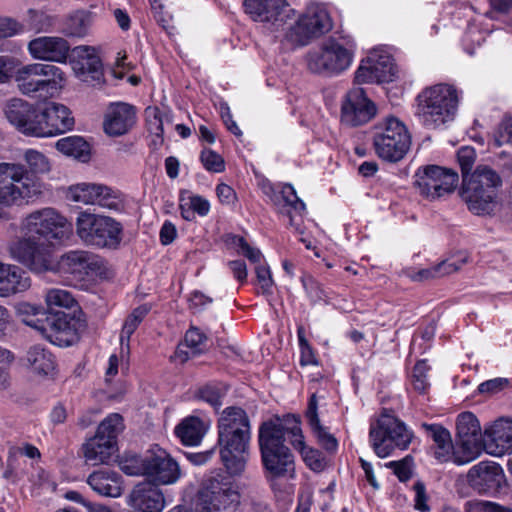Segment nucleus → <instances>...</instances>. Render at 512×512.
I'll list each match as a JSON object with an SVG mask.
<instances>
[{"instance_id":"nucleus-1","label":"nucleus","mask_w":512,"mask_h":512,"mask_svg":"<svg viewBox=\"0 0 512 512\" xmlns=\"http://www.w3.org/2000/svg\"><path fill=\"white\" fill-rule=\"evenodd\" d=\"M22 163L0 162V206L22 207L39 199L44 184L41 176L50 173L52 162L42 151L26 148L21 151Z\"/></svg>"},{"instance_id":"nucleus-2","label":"nucleus","mask_w":512,"mask_h":512,"mask_svg":"<svg viewBox=\"0 0 512 512\" xmlns=\"http://www.w3.org/2000/svg\"><path fill=\"white\" fill-rule=\"evenodd\" d=\"M72 232V224L55 208L36 209L21 219L19 234L9 240L7 251L11 259L26 267L21 256L28 249V243L50 245V249L55 251L57 246H62L71 239Z\"/></svg>"},{"instance_id":"nucleus-3","label":"nucleus","mask_w":512,"mask_h":512,"mask_svg":"<svg viewBox=\"0 0 512 512\" xmlns=\"http://www.w3.org/2000/svg\"><path fill=\"white\" fill-rule=\"evenodd\" d=\"M28 244L21 259L34 274L51 272L71 282H84L93 279L102 269V260L89 251L70 250L57 257L50 245Z\"/></svg>"},{"instance_id":"nucleus-4","label":"nucleus","mask_w":512,"mask_h":512,"mask_svg":"<svg viewBox=\"0 0 512 512\" xmlns=\"http://www.w3.org/2000/svg\"><path fill=\"white\" fill-rule=\"evenodd\" d=\"M221 460L231 474L241 473L251 439L250 420L240 407L225 408L217 423Z\"/></svg>"},{"instance_id":"nucleus-5","label":"nucleus","mask_w":512,"mask_h":512,"mask_svg":"<svg viewBox=\"0 0 512 512\" xmlns=\"http://www.w3.org/2000/svg\"><path fill=\"white\" fill-rule=\"evenodd\" d=\"M291 424L279 418L264 422L258 434L261 461L265 477L273 482L280 478L294 479L296 476L295 457L285 445L287 427Z\"/></svg>"},{"instance_id":"nucleus-6","label":"nucleus","mask_w":512,"mask_h":512,"mask_svg":"<svg viewBox=\"0 0 512 512\" xmlns=\"http://www.w3.org/2000/svg\"><path fill=\"white\" fill-rule=\"evenodd\" d=\"M462 92L445 83L423 89L416 98L415 115L427 128H439L452 122L457 114Z\"/></svg>"},{"instance_id":"nucleus-7","label":"nucleus","mask_w":512,"mask_h":512,"mask_svg":"<svg viewBox=\"0 0 512 512\" xmlns=\"http://www.w3.org/2000/svg\"><path fill=\"white\" fill-rule=\"evenodd\" d=\"M18 91L27 97H55L66 86V73L58 66L48 63L22 64L15 69L12 77Z\"/></svg>"},{"instance_id":"nucleus-8","label":"nucleus","mask_w":512,"mask_h":512,"mask_svg":"<svg viewBox=\"0 0 512 512\" xmlns=\"http://www.w3.org/2000/svg\"><path fill=\"white\" fill-rule=\"evenodd\" d=\"M500 175L487 165H479L469 176H464L461 196L468 209L476 215L491 214L498 205Z\"/></svg>"},{"instance_id":"nucleus-9","label":"nucleus","mask_w":512,"mask_h":512,"mask_svg":"<svg viewBox=\"0 0 512 512\" xmlns=\"http://www.w3.org/2000/svg\"><path fill=\"white\" fill-rule=\"evenodd\" d=\"M356 43L349 36L330 37L307 54L308 69L316 74L337 76L353 63Z\"/></svg>"},{"instance_id":"nucleus-10","label":"nucleus","mask_w":512,"mask_h":512,"mask_svg":"<svg viewBox=\"0 0 512 512\" xmlns=\"http://www.w3.org/2000/svg\"><path fill=\"white\" fill-rule=\"evenodd\" d=\"M412 438V431L387 409H383L379 417L370 423L369 440L380 458L390 456L396 447L406 449Z\"/></svg>"},{"instance_id":"nucleus-11","label":"nucleus","mask_w":512,"mask_h":512,"mask_svg":"<svg viewBox=\"0 0 512 512\" xmlns=\"http://www.w3.org/2000/svg\"><path fill=\"white\" fill-rule=\"evenodd\" d=\"M75 227L77 236L87 245L116 248L122 241L121 223L109 216L81 211Z\"/></svg>"},{"instance_id":"nucleus-12","label":"nucleus","mask_w":512,"mask_h":512,"mask_svg":"<svg viewBox=\"0 0 512 512\" xmlns=\"http://www.w3.org/2000/svg\"><path fill=\"white\" fill-rule=\"evenodd\" d=\"M243 7L250 19L262 25L284 43V33L295 11L287 0H244Z\"/></svg>"},{"instance_id":"nucleus-13","label":"nucleus","mask_w":512,"mask_h":512,"mask_svg":"<svg viewBox=\"0 0 512 512\" xmlns=\"http://www.w3.org/2000/svg\"><path fill=\"white\" fill-rule=\"evenodd\" d=\"M411 144L407 127L398 118L389 116L374 127L373 146L379 158L398 162L404 158Z\"/></svg>"},{"instance_id":"nucleus-14","label":"nucleus","mask_w":512,"mask_h":512,"mask_svg":"<svg viewBox=\"0 0 512 512\" xmlns=\"http://www.w3.org/2000/svg\"><path fill=\"white\" fill-rule=\"evenodd\" d=\"M332 29V20L324 4L311 3L297 20H290L284 33L286 44L303 46L313 38L319 37Z\"/></svg>"},{"instance_id":"nucleus-15","label":"nucleus","mask_w":512,"mask_h":512,"mask_svg":"<svg viewBox=\"0 0 512 512\" xmlns=\"http://www.w3.org/2000/svg\"><path fill=\"white\" fill-rule=\"evenodd\" d=\"M457 172L438 165L419 167L414 175L417 192L428 200H436L451 194L458 183Z\"/></svg>"},{"instance_id":"nucleus-16","label":"nucleus","mask_w":512,"mask_h":512,"mask_svg":"<svg viewBox=\"0 0 512 512\" xmlns=\"http://www.w3.org/2000/svg\"><path fill=\"white\" fill-rule=\"evenodd\" d=\"M484 437L480 422L472 412H463L456 419V464L464 465L483 452Z\"/></svg>"},{"instance_id":"nucleus-17","label":"nucleus","mask_w":512,"mask_h":512,"mask_svg":"<svg viewBox=\"0 0 512 512\" xmlns=\"http://www.w3.org/2000/svg\"><path fill=\"white\" fill-rule=\"evenodd\" d=\"M239 503L240 495L233 484L218 477L205 480L197 498L204 512H235Z\"/></svg>"},{"instance_id":"nucleus-18","label":"nucleus","mask_w":512,"mask_h":512,"mask_svg":"<svg viewBox=\"0 0 512 512\" xmlns=\"http://www.w3.org/2000/svg\"><path fill=\"white\" fill-rule=\"evenodd\" d=\"M397 74L390 51L382 46L371 49L354 74L357 84L389 83Z\"/></svg>"},{"instance_id":"nucleus-19","label":"nucleus","mask_w":512,"mask_h":512,"mask_svg":"<svg viewBox=\"0 0 512 512\" xmlns=\"http://www.w3.org/2000/svg\"><path fill=\"white\" fill-rule=\"evenodd\" d=\"M67 197L85 205H98L102 208L119 211L124 207L121 194L106 185L98 183H77L71 185Z\"/></svg>"},{"instance_id":"nucleus-20","label":"nucleus","mask_w":512,"mask_h":512,"mask_svg":"<svg viewBox=\"0 0 512 512\" xmlns=\"http://www.w3.org/2000/svg\"><path fill=\"white\" fill-rule=\"evenodd\" d=\"M376 113V105L367 97L363 88L350 89L341 100L340 122L346 127L365 125Z\"/></svg>"},{"instance_id":"nucleus-21","label":"nucleus","mask_w":512,"mask_h":512,"mask_svg":"<svg viewBox=\"0 0 512 512\" xmlns=\"http://www.w3.org/2000/svg\"><path fill=\"white\" fill-rule=\"evenodd\" d=\"M85 328L84 321L75 313H51L43 337L59 347H68L77 343Z\"/></svg>"},{"instance_id":"nucleus-22","label":"nucleus","mask_w":512,"mask_h":512,"mask_svg":"<svg viewBox=\"0 0 512 512\" xmlns=\"http://www.w3.org/2000/svg\"><path fill=\"white\" fill-rule=\"evenodd\" d=\"M146 478L155 485H172L181 478L179 464L171 455L159 446L146 453Z\"/></svg>"},{"instance_id":"nucleus-23","label":"nucleus","mask_w":512,"mask_h":512,"mask_svg":"<svg viewBox=\"0 0 512 512\" xmlns=\"http://www.w3.org/2000/svg\"><path fill=\"white\" fill-rule=\"evenodd\" d=\"M3 112L15 130L25 136L37 138L39 110L34 104L14 97L5 102Z\"/></svg>"},{"instance_id":"nucleus-24","label":"nucleus","mask_w":512,"mask_h":512,"mask_svg":"<svg viewBox=\"0 0 512 512\" xmlns=\"http://www.w3.org/2000/svg\"><path fill=\"white\" fill-rule=\"evenodd\" d=\"M70 64L80 81L90 85L103 82V65L96 48L85 45L75 47L72 50Z\"/></svg>"},{"instance_id":"nucleus-25","label":"nucleus","mask_w":512,"mask_h":512,"mask_svg":"<svg viewBox=\"0 0 512 512\" xmlns=\"http://www.w3.org/2000/svg\"><path fill=\"white\" fill-rule=\"evenodd\" d=\"M37 138L53 137L73 129L74 118L70 110L60 103H49L39 110Z\"/></svg>"},{"instance_id":"nucleus-26","label":"nucleus","mask_w":512,"mask_h":512,"mask_svg":"<svg viewBox=\"0 0 512 512\" xmlns=\"http://www.w3.org/2000/svg\"><path fill=\"white\" fill-rule=\"evenodd\" d=\"M27 50L35 60L63 64L67 62L70 45L61 37L41 36L32 39L27 45Z\"/></svg>"},{"instance_id":"nucleus-27","label":"nucleus","mask_w":512,"mask_h":512,"mask_svg":"<svg viewBox=\"0 0 512 512\" xmlns=\"http://www.w3.org/2000/svg\"><path fill=\"white\" fill-rule=\"evenodd\" d=\"M285 422L291 424L290 427H287V436L291 446L300 453L307 467L316 472L322 471L325 467L322 454L319 450L306 445L300 426V418L288 414L285 416Z\"/></svg>"},{"instance_id":"nucleus-28","label":"nucleus","mask_w":512,"mask_h":512,"mask_svg":"<svg viewBox=\"0 0 512 512\" xmlns=\"http://www.w3.org/2000/svg\"><path fill=\"white\" fill-rule=\"evenodd\" d=\"M467 480L480 493L496 491L504 480L501 466L493 461H482L470 468Z\"/></svg>"},{"instance_id":"nucleus-29","label":"nucleus","mask_w":512,"mask_h":512,"mask_svg":"<svg viewBox=\"0 0 512 512\" xmlns=\"http://www.w3.org/2000/svg\"><path fill=\"white\" fill-rule=\"evenodd\" d=\"M512 447V419L500 418L484 431L483 451L502 456Z\"/></svg>"},{"instance_id":"nucleus-30","label":"nucleus","mask_w":512,"mask_h":512,"mask_svg":"<svg viewBox=\"0 0 512 512\" xmlns=\"http://www.w3.org/2000/svg\"><path fill=\"white\" fill-rule=\"evenodd\" d=\"M238 252L255 264L257 286L262 294H271L274 281L270 268L266 265L263 254L258 248L252 247L243 237L237 236L233 240Z\"/></svg>"},{"instance_id":"nucleus-31","label":"nucleus","mask_w":512,"mask_h":512,"mask_svg":"<svg viewBox=\"0 0 512 512\" xmlns=\"http://www.w3.org/2000/svg\"><path fill=\"white\" fill-rule=\"evenodd\" d=\"M136 113L133 106L127 103H112L104 117V131L109 136L126 134L135 124Z\"/></svg>"},{"instance_id":"nucleus-32","label":"nucleus","mask_w":512,"mask_h":512,"mask_svg":"<svg viewBox=\"0 0 512 512\" xmlns=\"http://www.w3.org/2000/svg\"><path fill=\"white\" fill-rule=\"evenodd\" d=\"M129 504L141 512H162L166 500L157 485L143 482L134 487L129 496Z\"/></svg>"},{"instance_id":"nucleus-33","label":"nucleus","mask_w":512,"mask_h":512,"mask_svg":"<svg viewBox=\"0 0 512 512\" xmlns=\"http://www.w3.org/2000/svg\"><path fill=\"white\" fill-rule=\"evenodd\" d=\"M421 426L434 442V457L441 463L456 464V444L453 445L450 432L439 424L422 423Z\"/></svg>"},{"instance_id":"nucleus-34","label":"nucleus","mask_w":512,"mask_h":512,"mask_svg":"<svg viewBox=\"0 0 512 512\" xmlns=\"http://www.w3.org/2000/svg\"><path fill=\"white\" fill-rule=\"evenodd\" d=\"M30 285V278L18 266L0 261V297L26 291Z\"/></svg>"},{"instance_id":"nucleus-35","label":"nucleus","mask_w":512,"mask_h":512,"mask_svg":"<svg viewBox=\"0 0 512 512\" xmlns=\"http://www.w3.org/2000/svg\"><path fill=\"white\" fill-rule=\"evenodd\" d=\"M273 201L275 205L278 206L281 213L289 217L290 224L298 227V218L302 219L306 206L305 203L298 198L294 187L290 184L283 185L281 190L275 194Z\"/></svg>"},{"instance_id":"nucleus-36","label":"nucleus","mask_w":512,"mask_h":512,"mask_svg":"<svg viewBox=\"0 0 512 512\" xmlns=\"http://www.w3.org/2000/svg\"><path fill=\"white\" fill-rule=\"evenodd\" d=\"M115 448L116 446L111 443V440H106L95 434L82 445V453L87 464L97 466L108 463Z\"/></svg>"},{"instance_id":"nucleus-37","label":"nucleus","mask_w":512,"mask_h":512,"mask_svg":"<svg viewBox=\"0 0 512 512\" xmlns=\"http://www.w3.org/2000/svg\"><path fill=\"white\" fill-rule=\"evenodd\" d=\"M209 427V421L197 416H188L175 427V434L183 445L197 446L201 443Z\"/></svg>"},{"instance_id":"nucleus-38","label":"nucleus","mask_w":512,"mask_h":512,"mask_svg":"<svg viewBox=\"0 0 512 512\" xmlns=\"http://www.w3.org/2000/svg\"><path fill=\"white\" fill-rule=\"evenodd\" d=\"M15 310L22 323L38 331L41 335L45 333L49 316L42 305L23 301L16 305Z\"/></svg>"},{"instance_id":"nucleus-39","label":"nucleus","mask_w":512,"mask_h":512,"mask_svg":"<svg viewBox=\"0 0 512 512\" xmlns=\"http://www.w3.org/2000/svg\"><path fill=\"white\" fill-rule=\"evenodd\" d=\"M179 209L183 219L194 221L196 215L206 216L210 211L209 201L189 190H182L179 194Z\"/></svg>"},{"instance_id":"nucleus-40","label":"nucleus","mask_w":512,"mask_h":512,"mask_svg":"<svg viewBox=\"0 0 512 512\" xmlns=\"http://www.w3.org/2000/svg\"><path fill=\"white\" fill-rule=\"evenodd\" d=\"M90 487L97 493L119 497L122 494V486L119 476L111 471L102 470L92 473L87 480Z\"/></svg>"},{"instance_id":"nucleus-41","label":"nucleus","mask_w":512,"mask_h":512,"mask_svg":"<svg viewBox=\"0 0 512 512\" xmlns=\"http://www.w3.org/2000/svg\"><path fill=\"white\" fill-rule=\"evenodd\" d=\"M26 359L33 372L39 375H52L56 369L55 357L41 345L32 346L27 351Z\"/></svg>"},{"instance_id":"nucleus-42","label":"nucleus","mask_w":512,"mask_h":512,"mask_svg":"<svg viewBox=\"0 0 512 512\" xmlns=\"http://www.w3.org/2000/svg\"><path fill=\"white\" fill-rule=\"evenodd\" d=\"M55 149L64 156L86 163L90 159V145L80 136H67L55 143Z\"/></svg>"},{"instance_id":"nucleus-43","label":"nucleus","mask_w":512,"mask_h":512,"mask_svg":"<svg viewBox=\"0 0 512 512\" xmlns=\"http://www.w3.org/2000/svg\"><path fill=\"white\" fill-rule=\"evenodd\" d=\"M465 257L458 260H445L428 268L408 271V277L413 281H426L442 277L457 271L465 263Z\"/></svg>"},{"instance_id":"nucleus-44","label":"nucleus","mask_w":512,"mask_h":512,"mask_svg":"<svg viewBox=\"0 0 512 512\" xmlns=\"http://www.w3.org/2000/svg\"><path fill=\"white\" fill-rule=\"evenodd\" d=\"M306 417L319 443L328 451L336 450L338 446L337 440L333 435L328 433L326 429L320 424V420L317 415L315 395H312L310 398L309 406L306 412Z\"/></svg>"},{"instance_id":"nucleus-45","label":"nucleus","mask_w":512,"mask_h":512,"mask_svg":"<svg viewBox=\"0 0 512 512\" xmlns=\"http://www.w3.org/2000/svg\"><path fill=\"white\" fill-rule=\"evenodd\" d=\"M44 300L51 312L56 308L73 310L78 303L71 292L62 288H49L45 291Z\"/></svg>"},{"instance_id":"nucleus-46","label":"nucleus","mask_w":512,"mask_h":512,"mask_svg":"<svg viewBox=\"0 0 512 512\" xmlns=\"http://www.w3.org/2000/svg\"><path fill=\"white\" fill-rule=\"evenodd\" d=\"M92 23L93 17L90 12L77 11L67 19L64 33L68 36L83 37L88 33Z\"/></svg>"},{"instance_id":"nucleus-47","label":"nucleus","mask_w":512,"mask_h":512,"mask_svg":"<svg viewBox=\"0 0 512 512\" xmlns=\"http://www.w3.org/2000/svg\"><path fill=\"white\" fill-rule=\"evenodd\" d=\"M299 348H300V364L302 366H311L317 370V372L313 373V378L310 380L311 382L321 381L323 377L320 375L319 367H318V359L315 354L314 349L308 343L305 338V333L303 327H299L297 330Z\"/></svg>"},{"instance_id":"nucleus-48","label":"nucleus","mask_w":512,"mask_h":512,"mask_svg":"<svg viewBox=\"0 0 512 512\" xmlns=\"http://www.w3.org/2000/svg\"><path fill=\"white\" fill-rule=\"evenodd\" d=\"M150 310V307L147 304L141 305L137 308H135L132 313L126 318L122 331L120 334V343L123 347L126 345V347H129V341L131 335L135 332V330L138 328L139 324L142 322L144 317L148 314Z\"/></svg>"},{"instance_id":"nucleus-49","label":"nucleus","mask_w":512,"mask_h":512,"mask_svg":"<svg viewBox=\"0 0 512 512\" xmlns=\"http://www.w3.org/2000/svg\"><path fill=\"white\" fill-rule=\"evenodd\" d=\"M123 429L124 423L122 416L118 413H111L99 424L96 434L106 440H111V443L116 446L117 436Z\"/></svg>"},{"instance_id":"nucleus-50","label":"nucleus","mask_w":512,"mask_h":512,"mask_svg":"<svg viewBox=\"0 0 512 512\" xmlns=\"http://www.w3.org/2000/svg\"><path fill=\"white\" fill-rule=\"evenodd\" d=\"M25 20L29 27L37 32L47 31L54 23V17L44 8H31Z\"/></svg>"},{"instance_id":"nucleus-51","label":"nucleus","mask_w":512,"mask_h":512,"mask_svg":"<svg viewBox=\"0 0 512 512\" xmlns=\"http://www.w3.org/2000/svg\"><path fill=\"white\" fill-rule=\"evenodd\" d=\"M120 469L129 476H145L146 477V455L140 457L137 455L125 456L121 459Z\"/></svg>"},{"instance_id":"nucleus-52","label":"nucleus","mask_w":512,"mask_h":512,"mask_svg":"<svg viewBox=\"0 0 512 512\" xmlns=\"http://www.w3.org/2000/svg\"><path fill=\"white\" fill-rule=\"evenodd\" d=\"M206 340V335L197 327L192 326L186 331L183 343L192 349V352L201 354L205 350Z\"/></svg>"},{"instance_id":"nucleus-53","label":"nucleus","mask_w":512,"mask_h":512,"mask_svg":"<svg viewBox=\"0 0 512 512\" xmlns=\"http://www.w3.org/2000/svg\"><path fill=\"white\" fill-rule=\"evenodd\" d=\"M200 160L204 168L213 173H221L225 170V162L220 154L211 150L203 149L200 154Z\"/></svg>"},{"instance_id":"nucleus-54","label":"nucleus","mask_w":512,"mask_h":512,"mask_svg":"<svg viewBox=\"0 0 512 512\" xmlns=\"http://www.w3.org/2000/svg\"><path fill=\"white\" fill-rule=\"evenodd\" d=\"M504 144L512 145V118H505L493 135V145L495 147Z\"/></svg>"},{"instance_id":"nucleus-55","label":"nucleus","mask_w":512,"mask_h":512,"mask_svg":"<svg viewBox=\"0 0 512 512\" xmlns=\"http://www.w3.org/2000/svg\"><path fill=\"white\" fill-rule=\"evenodd\" d=\"M19 66V59L9 55H0V84L8 83Z\"/></svg>"},{"instance_id":"nucleus-56","label":"nucleus","mask_w":512,"mask_h":512,"mask_svg":"<svg viewBox=\"0 0 512 512\" xmlns=\"http://www.w3.org/2000/svg\"><path fill=\"white\" fill-rule=\"evenodd\" d=\"M457 159L462 170L463 177L469 176L468 172L471 170L475 159L476 152L471 146H463L457 152Z\"/></svg>"},{"instance_id":"nucleus-57","label":"nucleus","mask_w":512,"mask_h":512,"mask_svg":"<svg viewBox=\"0 0 512 512\" xmlns=\"http://www.w3.org/2000/svg\"><path fill=\"white\" fill-rule=\"evenodd\" d=\"M223 396L224 392L217 386H203L198 392V397L200 399L204 400L215 408H218L222 405Z\"/></svg>"},{"instance_id":"nucleus-58","label":"nucleus","mask_w":512,"mask_h":512,"mask_svg":"<svg viewBox=\"0 0 512 512\" xmlns=\"http://www.w3.org/2000/svg\"><path fill=\"white\" fill-rule=\"evenodd\" d=\"M468 512H512V510L489 501H472L468 503Z\"/></svg>"},{"instance_id":"nucleus-59","label":"nucleus","mask_w":512,"mask_h":512,"mask_svg":"<svg viewBox=\"0 0 512 512\" xmlns=\"http://www.w3.org/2000/svg\"><path fill=\"white\" fill-rule=\"evenodd\" d=\"M14 360V354L0 346V383H4L9 379V370Z\"/></svg>"},{"instance_id":"nucleus-60","label":"nucleus","mask_w":512,"mask_h":512,"mask_svg":"<svg viewBox=\"0 0 512 512\" xmlns=\"http://www.w3.org/2000/svg\"><path fill=\"white\" fill-rule=\"evenodd\" d=\"M228 267L233 274L235 280H237L240 284H244L247 282V267L244 261L242 260H234L228 262Z\"/></svg>"},{"instance_id":"nucleus-61","label":"nucleus","mask_w":512,"mask_h":512,"mask_svg":"<svg viewBox=\"0 0 512 512\" xmlns=\"http://www.w3.org/2000/svg\"><path fill=\"white\" fill-rule=\"evenodd\" d=\"M127 55L125 52H119L116 57L115 67L113 68V75L122 79L126 72L132 69L131 63L127 62Z\"/></svg>"},{"instance_id":"nucleus-62","label":"nucleus","mask_w":512,"mask_h":512,"mask_svg":"<svg viewBox=\"0 0 512 512\" xmlns=\"http://www.w3.org/2000/svg\"><path fill=\"white\" fill-rule=\"evenodd\" d=\"M177 236V229L176 226L170 222L165 221L160 229L159 237L160 242L163 245H169L171 244Z\"/></svg>"},{"instance_id":"nucleus-63","label":"nucleus","mask_w":512,"mask_h":512,"mask_svg":"<svg viewBox=\"0 0 512 512\" xmlns=\"http://www.w3.org/2000/svg\"><path fill=\"white\" fill-rule=\"evenodd\" d=\"M216 194L219 201L223 204H231L236 200L234 189L225 183H220L216 186Z\"/></svg>"},{"instance_id":"nucleus-64","label":"nucleus","mask_w":512,"mask_h":512,"mask_svg":"<svg viewBox=\"0 0 512 512\" xmlns=\"http://www.w3.org/2000/svg\"><path fill=\"white\" fill-rule=\"evenodd\" d=\"M198 355L197 353L192 352V349H189L183 342L179 343L174 354L171 356V361L176 364H183L191 357Z\"/></svg>"}]
</instances>
